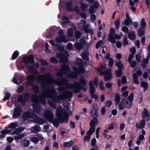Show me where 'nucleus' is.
<instances>
[{
  "label": "nucleus",
  "mask_w": 150,
  "mask_h": 150,
  "mask_svg": "<svg viewBox=\"0 0 150 150\" xmlns=\"http://www.w3.org/2000/svg\"><path fill=\"white\" fill-rule=\"evenodd\" d=\"M45 78L51 79V80L57 86L64 84L65 86L67 88L70 89H73V91L75 93H79L81 91V88L79 87L80 86V85L78 82H76L73 83H67V79L64 77H60L54 79L52 78L51 74L49 73L46 74V75L42 74L36 76V79L38 81H42L41 84L42 88L50 89L51 88L50 86H49L47 88H46V86L52 84V83L48 81L44 80V79Z\"/></svg>",
  "instance_id": "nucleus-1"
},
{
  "label": "nucleus",
  "mask_w": 150,
  "mask_h": 150,
  "mask_svg": "<svg viewBox=\"0 0 150 150\" xmlns=\"http://www.w3.org/2000/svg\"><path fill=\"white\" fill-rule=\"evenodd\" d=\"M63 110L62 108H57L56 111L57 117L59 118L61 123H68L69 119V115L67 112H65L64 115Z\"/></svg>",
  "instance_id": "nucleus-2"
},
{
  "label": "nucleus",
  "mask_w": 150,
  "mask_h": 150,
  "mask_svg": "<svg viewBox=\"0 0 150 150\" xmlns=\"http://www.w3.org/2000/svg\"><path fill=\"white\" fill-rule=\"evenodd\" d=\"M73 95V93L68 91L63 93L59 96L54 95L52 97V100L55 102H58L60 100H64L66 98H71Z\"/></svg>",
  "instance_id": "nucleus-3"
},
{
  "label": "nucleus",
  "mask_w": 150,
  "mask_h": 150,
  "mask_svg": "<svg viewBox=\"0 0 150 150\" xmlns=\"http://www.w3.org/2000/svg\"><path fill=\"white\" fill-rule=\"evenodd\" d=\"M31 101L34 103H40L43 105H45L46 103V97L44 94H42L38 96L36 94H33L31 96Z\"/></svg>",
  "instance_id": "nucleus-4"
},
{
  "label": "nucleus",
  "mask_w": 150,
  "mask_h": 150,
  "mask_svg": "<svg viewBox=\"0 0 150 150\" xmlns=\"http://www.w3.org/2000/svg\"><path fill=\"white\" fill-rule=\"evenodd\" d=\"M96 70L100 73L99 74L100 76L105 75L103 77L104 80L105 82L110 81L111 79L112 73L111 72L110 69L105 71H102L101 69H98V68L96 69Z\"/></svg>",
  "instance_id": "nucleus-5"
},
{
  "label": "nucleus",
  "mask_w": 150,
  "mask_h": 150,
  "mask_svg": "<svg viewBox=\"0 0 150 150\" xmlns=\"http://www.w3.org/2000/svg\"><path fill=\"white\" fill-rule=\"evenodd\" d=\"M68 56V54L67 52L64 53L59 52L57 54V58L59 59L60 62L62 63H66L68 62L69 60L67 58Z\"/></svg>",
  "instance_id": "nucleus-6"
},
{
  "label": "nucleus",
  "mask_w": 150,
  "mask_h": 150,
  "mask_svg": "<svg viewBox=\"0 0 150 150\" xmlns=\"http://www.w3.org/2000/svg\"><path fill=\"white\" fill-rule=\"evenodd\" d=\"M37 117V115L35 113L26 111L23 113L22 117L24 121L28 120L29 119L35 118Z\"/></svg>",
  "instance_id": "nucleus-7"
},
{
  "label": "nucleus",
  "mask_w": 150,
  "mask_h": 150,
  "mask_svg": "<svg viewBox=\"0 0 150 150\" xmlns=\"http://www.w3.org/2000/svg\"><path fill=\"white\" fill-rule=\"evenodd\" d=\"M23 97L22 95H19L17 98L18 102H21L22 105H24L25 104V102L28 101L29 97V95L28 93H24Z\"/></svg>",
  "instance_id": "nucleus-8"
},
{
  "label": "nucleus",
  "mask_w": 150,
  "mask_h": 150,
  "mask_svg": "<svg viewBox=\"0 0 150 150\" xmlns=\"http://www.w3.org/2000/svg\"><path fill=\"white\" fill-rule=\"evenodd\" d=\"M23 63L26 64V65L29 63L32 64H34L35 60L33 55L32 54H30L28 56H24L23 58Z\"/></svg>",
  "instance_id": "nucleus-9"
},
{
  "label": "nucleus",
  "mask_w": 150,
  "mask_h": 150,
  "mask_svg": "<svg viewBox=\"0 0 150 150\" xmlns=\"http://www.w3.org/2000/svg\"><path fill=\"white\" fill-rule=\"evenodd\" d=\"M21 108V107H16L13 109V118L16 119L20 117Z\"/></svg>",
  "instance_id": "nucleus-10"
},
{
  "label": "nucleus",
  "mask_w": 150,
  "mask_h": 150,
  "mask_svg": "<svg viewBox=\"0 0 150 150\" xmlns=\"http://www.w3.org/2000/svg\"><path fill=\"white\" fill-rule=\"evenodd\" d=\"M92 109L90 112V114L91 117L97 116H99L98 113L97 112L98 110V108L97 104L96 103H94L92 104Z\"/></svg>",
  "instance_id": "nucleus-11"
},
{
  "label": "nucleus",
  "mask_w": 150,
  "mask_h": 150,
  "mask_svg": "<svg viewBox=\"0 0 150 150\" xmlns=\"http://www.w3.org/2000/svg\"><path fill=\"white\" fill-rule=\"evenodd\" d=\"M35 79V76L33 75H30L27 76L26 79L28 81L25 83V86L28 87L29 86H33Z\"/></svg>",
  "instance_id": "nucleus-12"
},
{
  "label": "nucleus",
  "mask_w": 150,
  "mask_h": 150,
  "mask_svg": "<svg viewBox=\"0 0 150 150\" xmlns=\"http://www.w3.org/2000/svg\"><path fill=\"white\" fill-rule=\"evenodd\" d=\"M110 33L108 35V40L110 41L112 43H115L116 42L115 39L114 38L113 35L115 34V31L112 28H111L110 30Z\"/></svg>",
  "instance_id": "nucleus-13"
},
{
  "label": "nucleus",
  "mask_w": 150,
  "mask_h": 150,
  "mask_svg": "<svg viewBox=\"0 0 150 150\" xmlns=\"http://www.w3.org/2000/svg\"><path fill=\"white\" fill-rule=\"evenodd\" d=\"M141 116L143 119L147 118L146 120L147 121L150 120V112H149L146 108L143 109L141 113Z\"/></svg>",
  "instance_id": "nucleus-14"
},
{
  "label": "nucleus",
  "mask_w": 150,
  "mask_h": 150,
  "mask_svg": "<svg viewBox=\"0 0 150 150\" xmlns=\"http://www.w3.org/2000/svg\"><path fill=\"white\" fill-rule=\"evenodd\" d=\"M60 71L64 74H66L69 72L70 70L69 66L65 63H63L61 66Z\"/></svg>",
  "instance_id": "nucleus-15"
},
{
  "label": "nucleus",
  "mask_w": 150,
  "mask_h": 150,
  "mask_svg": "<svg viewBox=\"0 0 150 150\" xmlns=\"http://www.w3.org/2000/svg\"><path fill=\"white\" fill-rule=\"evenodd\" d=\"M25 68H27L30 71L34 74H37L38 72V70L33 65H26Z\"/></svg>",
  "instance_id": "nucleus-16"
},
{
  "label": "nucleus",
  "mask_w": 150,
  "mask_h": 150,
  "mask_svg": "<svg viewBox=\"0 0 150 150\" xmlns=\"http://www.w3.org/2000/svg\"><path fill=\"white\" fill-rule=\"evenodd\" d=\"M44 115L46 118L48 120L52 119L53 115L50 110H47L44 113Z\"/></svg>",
  "instance_id": "nucleus-17"
},
{
  "label": "nucleus",
  "mask_w": 150,
  "mask_h": 150,
  "mask_svg": "<svg viewBox=\"0 0 150 150\" xmlns=\"http://www.w3.org/2000/svg\"><path fill=\"white\" fill-rule=\"evenodd\" d=\"M139 125L137 123L136 125V128L137 129H142L144 128L145 127L146 124L145 120L143 119L142 120L139 122Z\"/></svg>",
  "instance_id": "nucleus-18"
},
{
  "label": "nucleus",
  "mask_w": 150,
  "mask_h": 150,
  "mask_svg": "<svg viewBox=\"0 0 150 150\" xmlns=\"http://www.w3.org/2000/svg\"><path fill=\"white\" fill-rule=\"evenodd\" d=\"M91 117L93 118V119L90 122L89 125L90 127H95L98 124V120L97 118L98 117L93 116Z\"/></svg>",
  "instance_id": "nucleus-19"
},
{
  "label": "nucleus",
  "mask_w": 150,
  "mask_h": 150,
  "mask_svg": "<svg viewBox=\"0 0 150 150\" xmlns=\"http://www.w3.org/2000/svg\"><path fill=\"white\" fill-rule=\"evenodd\" d=\"M72 4L73 3L71 1H69L65 3L66 9L68 11H73V8L71 7Z\"/></svg>",
  "instance_id": "nucleus-20"
},
{
  "label": "nucleus",
  "mask_w": 150,
  "mask_h": 150,
  "mask_svg": "<svg viewBox=\"0 0 150 150\" xmlns=\"http://www.w3.org/2000/svg\"><path fill=\"white\" fill-rule=\"evenodd\" d=\"M41 128L38 125H35L30 129V130L32 132L37 133L40 131Z\"/></svg>",
  "instance_id": "nucleus-21"
},
{
  "label": "nucleus",
  "mask_w": 150,
  "mask_h": 150,
  "mask_svg": "<svg viewBox=\"0 0 150 150\" xmlns=\"http://www.w3.org/2000/svg\"><path fill=\"white\" fill-rule=\"evenodd\" d=\"M83 64V61L82 59L80 58L77 59V64L79 65V68L82 70V71L84 70V69Z\"/></svg>",
  "instance_id": "nucleus-22"
},
{
  "label": "nucleus",
  "mask_w": 150,
  "mask_h": 150,
  "mask_svg": "<svg viewBox=\"0 0 150 150\" xmlns=\"http://www.w3.org/2000/svg\"><path fill=\"white\" fill-rule=\"evenodd\" d=\"M33 108L34 112L38 113L41 110V108L40 105L36 104L33 105Z\"/></svg>",
  "instance_id": "nucleus-23"
},
{
  "label": "nucleus",
  "mask_w": 150,
  "mask_h": 150,
  "mask_svg": "<svg viewBox=\"0 0 150 150\" xmlns=\"http://www.w3.org/2000/svg\"><path fill=\"white\" fill-rule=\"evenodd\" d=\"M56 42L58 43H60L62 42L66 43L67 42L65 36H59V37H57L56 38Z\"/></svg>",
  "instance_id": "nucleus-24"
},
{
  "label": "nucleus",
  "mask_w": 150,
  "mask_h": 150,
  "mask_svg": "<svg viewBox=\"0 0 150 150\" xmlns=\"http://www.w3.org/2000/svg\"><path fill=\"white\" fill-rule=\"evenodd\" d=\"M35 118V122L38 123L40 125H42L45 122V120L43 118L39 117H37Z\"/></svg>",
  "instance_id": "nucleus-25"
},
{
  "label": "nucleus",
  "mask_w": 150,
  "mask_h": 150,
  "mask_svg": "<svg viewBox=\"0 0 150 150\" xmlns=\"http://www.w3.org/2000/svg\"><path fill=\"white\" fill-rule=\"evenodd\" d=\"M11 131L10 130L5 129L2 130L1 131V134L0 135V138H5V135L9 134L11 132Z\"/></svg>",
  "instance_id": "nucleus-26"
},
{
  "label": "nucleus",
  "mask_w": 150,
  "mask_h": 150,
  "mask_svg": "<svg viewBox=\"0 0 150 150\" xmlns=\"http://www.w3.org/2000/svg\"><path fill=\"white\" fill-rule=\"evenodd\" d=\"M145 28H140L137 31V34L139 36L142 37L145 33Z\"/></svg>",
  "instance_id": "nucleus-27"
},
{
  "label": "nucleus",
  "mask_w": 150,
  "mask_h": 150,
  "mask_svg": "<svg viewBox=\"0 0 150 150\" xmlns=\"http://www.w3.org/2000/svg\"><path fill=\"white\" fill-rule=\"evenodd\" d=\"M73 70L74 71L75 73L77 74H83L85 72V69H84V70L82 71V70L79 69L76 67H74L73 68Z\"/></svg>",
  "instance_id": "nucleus-28"
},
{
  "label": "nucleus",
  "mask_w": 150,
  "mask_h": 150,
  "mask_svg": "<svg viewBox=\"0 0 150 150\" xmlns=\"http://www.w3.org/2000/svg\"><path fill=\"white\" fill-rule=\"evenodd\" d=\"M88 52H82L81 54V56L82 58L85 60H88L89 59Z\"/></svg>",
  "instance_id": "nucleus-29"
},
{
  "label": "nucleus",
  "mask_w": 150,
  "mask_h": 150,
  "mask_svg": "<svg viewBox=\"0 0 150 150\" xmlns=\"http://www.w3.org/2000/svg\"><path fill=\"white\" fill-rule=\"evenodd\" d=\"M140 85L143 89V91L145 92L148 88V84L147 82L142 81L140 83Z\"/></svg>",
  "instance_id": "nucleus-30"
},
{
  "label": "nucleus",
  "mask_w": 150,
  "mask_h": 150,
  "mask_svg": "<svg viewBox=\"0 0 150 150\" xmlns=\"http://www.w3.org/2000/svg\"><path fill=\"white\" fill-rule=\"evenodd\" d=\"M62 23L64 25H66L69 23V21L68 17L64 16L62 18Z\"/></svg>",
  "instance_id": "nucleus-31"
},
{
  "label": "nucleus",
  "mask_w": 150,
  "mask_h": 150,
  "mask_svg": "<svg viewBox=\"0 0 150 150\" xmlns=\"http://www.w3.org/2000/svg\"><path fill=\"white\" fill-rule=\"evenodd\" d=\"M128 36L130 40H132L135 38L136 35L134 32H129L128 33Z\"/></svg>",
  "instance_id": "nucleus-32"
},
{
  "label": "nucleus",
  "mask_w": 150,
  "mask_h": 150,
  "mask_svg": "<svg viewBox=\"0 0 150 150\" xmlns=\"http://www.w3.org/2000/svg\"><path fill=\"white\" fill-rule=\"evenodd\" d=\"M32 86V89L33 92L36 94L38 93L39 91L38 86L36 85H33Z\"/></svg>",
  "instance_id": "nucleus-33"
},
{
  "label": "nucleus",
  "mask_w": 150,
  "mask_h": 150,
  "mask_svg": "<svg viewBox=\"0 0 150 150\" xmlns=\"http://www.w3.org/2000/svg\"><path fill=\"white\" fill-rule=\"evenodd\" d=\"M115 66L118 68V69L122 70L124 67L123 64L121 63V61L119 60L115 64Z\"/></svg>",
  "instance_id": "nucleus-34"
},
{
  "label": "nucleus",
  "mask_w": 150,
  "mask_h": 150,
  "mask_svg": "<svg viewBox=\"0 0 150 150\" xmlns=\"http://www.w3.org/2000/svg\"><path fill=\"white\" fill-rule=\"evenodd\" d=\"M114 100L115 101V104L117 105L120 100V97L118 93L115 94Z\"/></svg>",
  "instance_id": "nucleus-35"
},
{
  "label": "nucleus",
  "mask_w": 150,
  "mask_h": 150,
  "mask_svg": "<svg viewBox=\"0 0 150 150\" xmlns=\"http://www.w3.org/2000/svg\"><path fill=\"white\" fill-rule=\"evenodd\" d=\"M133 23L132 19L127 20L125 19L124 21L122 22V24L123 25L128 26L129 24H132Z\"/></svg>",
  "instance_id": "nucleus-36"
},
{
  "label": "nucleus",
  "mask_w": 150,
  "mask_h": 150,
  "mask_svg": "<svg viewBox=\"0 0 150 150\" xmlns=\"http://www.w3.org/2000/svg\"><path fill=\"white\" fill-rule=\"evenodd\" d=\"M74 46L78 50H81L83 47L82 43L79 42H76L75 43Z\"/></svg>",
  "instance_id": "nucleus-37"
},
{
  "label": "nucleus",
  "mask_w": 150,
  "mask_h": 150,
  "mask_svg": "<svg viewBox=\"0 0 150 150\" xmlns=\"http://www.w3.org/2000/svg\"><path fill=\"white\" fill-rule=\"evenodd\" d=\"M74 144V142L72 140L68 142H64L63 144L64 146L65 147H69L72 146Z\"/></svg>",
  "instance_id": "nucleus-38"
},
{
  "label": "nucleus",
  "mask_w": 150,
  "mask_h": 150,
  "mask_svg": "<svg viewBox=\"0 0 150 150\" xmlns=\"http://www.w3.org/2000/svg\"><path fill=\"white\" fill-rule=\"evenodd\" d=\"M22 143H23V145L25 147L28 146L30 144V142L29 139H24L23 140H21Z\"/></svg>",
  "instance_id": "nucleus-39"
},
{
  "label": "nucleus",
  "mask_w": 150,
  "mask_h": 150,
  "mask_svg": "<svg viewBox=\"0 0 150 150\" xmlns=\"http://www.w3.org/2000/svg\"><path fill=\"white\" fill-rule=\"evenodd\" d=\"M52 122L54 125L58 127L60 122V121L59 119L57 118L54 119L52 121Z\"/></svg>",
  "instance_id": "nucleus-40"
},
{
  "label": "nucleus",
  "mask_w": 150,
  "mask_h": 150,
  "mask_svg": "<svg viewBox=\"0 0 150 150\" xmlns=\"http://www.w3.org/2000/svg\"><path fill=\"white\" fill-rule=\"evenodd\" d=\"M59 86H61L59 87H58L57 88V90L59 92H62L64 91L66 89V87L65 86L64 84H62Z\"/></svg>",
  "instance_id": "nucleus-41"
},
{
  "label": "nucleus",
  "mask_w": 150,
  "mask_h": 150,
  "mask_svg": "<svg viewBox=\"0 0 150 150\" xmlns=\"http://www.w3.org/2000/svg\"><path fill=\"white\" fill-rule=\"evenodd\" d=\"M25 136L23 133L19 134L14 137V138L16 140L20 139L22 138Z\"/></svg>",
  "instance_id": "nucleus-42"
},
{
  "label": "nucleus",
  "mask_w": 150,
  "mask_h": 150,
  "mask_svg": "<svg viewBox=\"0 0 150 150\" xmlns=\"http://www.w3.org/2000/svg\"><path fill=\"white\" fill-rule=\"evenodd\" d=\"M19 52L18 50L15 51L12 55V59L13 60L16 59L18 56Z\"/></svg>",
  "instance_id": "nucleus-43"
},
{
  "label": "nucleus",
  "mask_w": 150,
  "mask_h": 150,
  "mask_svg": "<svg viewBox=\"0 0 150 150\" xmlns=\"http://www.w3.org/2000/svg\"><path fill=\"white\" fill-rule=\"evenodd\" d=\"M24 90V88L23 86H20L18 88L16 92L18 93L23 92Z\"/></svg>",
  "instance_id": "nucleus-44"
},
{
  "label": "nucleus",
  "mask_w": 150,
  "mask_h": 150,
  "mask_svg": "<svg viewBox=\"0 0 150 150\" xmlns=\"http://www.w3.org/2000/svg\"><path fill=\"white\" fill-rule=\"evenodd\" d=\"M5 96L4 98V102L6 100L9 99L11 96V94L7 92H6L5 93Z\"/></svg>",
  "instance_id": "nucleus-45"
},
{
  "label": "nucleus",
  "mask_w": 150,
  "mask_h": 150,
  "mask_svg": "<svg viewBox=\"0 0 150 150\" xmlns=\"http://www.w3.org/2000/svg\"><path fill=\"white\" fill-rule=\"evenodd\" d=\"M122 70L120 69H117L115 71V73L117 77H120L122 74Z\"/></svg>",
  "instance_id": "nucleus-46"
},
{
  "label": "nucleus",
  "mask_w": 150,
  "mask_h": 150,
  "mask_svg": "<svg viewBox=\"0 0 150 150\" xmlns=\"http://www.w3.org/2000/svg\"><path fill=\"white\" fill-rule=\"evenodd\" d=\"M141 26L140 28H145L146 26V23L145 22V19L142 18V19L141 21Z\"/></svg>",
  "instance_id": "nucleus-47"
},
{
  "label": "nucleus",
  "mask_w": 150,
  "mask_h": 150,
  "mask_svg": "<svg viewBox=\"0 0 150 150\" xmlns=\"http://www.w3.org/2000/svg\"><path fill=\"white\" fill-rule=\"evenodd\" d=\"M123 46L125 47L126 45H127L129 43L127 40V37L126 36H125L123 41Z\"/></svg>",
  "instance_id": "nucleus-48"
},
{
  "label": "nucleus",
  "mask_w": 150,
  "mask_h": 150,
  "mask_svg": "<svg viewBox=\"0 0 150 150\" xmlns=\"http://www.w3.org/2000/svg\"><path fill=\"white\" fill-rule=\"evenodd\" d=\"M30 140L32 142L35 144H37L38 142L39 138L36 137H33L30 139Z\"/></svg>",
  "instance_id": "nucleus-49"
},
{
  "label": "nucleus",
  "mask_w": 150,
  "mask_h": 150,
  "mask_svg": "<svg viewBox=\"0 0 150 150\" xmlns=\"http://www.w3.org/2000/svg\"><path fill=\"white\" fill-rule=\"evenodd\" d=\"M17 126V124L16 122L11 123L9 125V127L11 129H15Z\"/></svg>",
  "instance_id": "nucleus-50"
},
{
  "label": "nucleus",
  "mask_w": 150,
  "mask_h": 150,
  "mask_svg": "<svg viewBox=\"0 0 150 150\" xmlns=\"http://www.w3.org/2000/svg\"><path fill=\"white\" fill-rule=\"evenodd\" d=\"M77 76V74L73 71L71 72L68 75L69 77L72 78H75Z\"/></svg>",
  "instance_id": "nucleus-51"
},
{
  "label": "nucleus",
  "mask_w": 150,
  "mask_h": 150,
  "mask_svg": "<svg viewBox=\"0 0 150 150\" xmlns=\"http://www.w3.org/2000/svg\"><path fill=\"white\" fill-rule=\"evenodd\" d=\"M120 20L118 19L116 20L114 22L115 25L117 29L119 28V26L120 24Z\"/></svg>",
  "instance_id": "nucleus-52"
},
{
  "label": "nucleus",
  "mask_w": 150,
  "mask_h": 150,
  "mask_svg": "<svg viewBox=\"0 0 150 150\" xmlns=\"http://www.w3.org/2000/svg\"><path fill=\"white\" fill-rule=\"evenodd\" d=\"M80 83L83 86H86V79L84 78H81L79 80Z\"/></svg>",
  "instance_id": "nucleus-53"
},
{
  "label": "nucleus",
  "mask_w": 150,
  "mask_h": 150,
  "mask_svg": "<svg viewBox=\"0 0 150 150\" xmlns=\"http://www.w3.org/2000/svg\"><path fill=\"white\" fill-rule=\"evenodd\" d=\"M87 7V5L85 3H81V4L80 8L82 11H84L85 8Z\"/></svg>",
  "instance_id": "nucleus-54"
},
{
  "label": "nucleus",
  "mask_w": 150,
  "mask_h": 150,
  "mask_svg": "<svg viewBox=\"0 0 150 150\" xmlns=\"http://www.w3.org/2000/svg\"><path fill=\"white\" fill-rule=\"evenodd\" d=\"M75 37L77 38H79L81 36V34L79 30L76 31L74 33Z\"/></svg>",
  "instance_id": "nucleus-55"
},
{
  "label": "nucleus",
  "mask_w": 150,
  "mask_h": 150,
  "mask_svg": "<svg viewBox=\"0 0 150 150\" xmlns=\"http://www.w3.org/2000/svg\"><path fill=\"white\" fill-rule=\"evenodd\" d=\"M109 60L108 66L110 67H112L113 64V60L112 58H110Z\"/></svg>",
  "instance_id": "nucleus-56"
},
{
  "label": "nucleus",
  "mask_w": 150,
  "mask_h": 150,
  "mask_svg": "<svg viewBox=\"0 0 150 150\" xmlns=\"http://www.w3.org/2000/svg\"><path fill=\"white\" fill-rule=\"evenodd\" d=\"M50 61L52 63H58V60L54 57H51L50 59Z\"/></svg>",
  "instance_id": "nucleus-57"
},
{
  "label": "nucleus",
  "mask_w": 150,
  "mask_h": 150,
  "mask_svg": "<svg viewBox=\"0 0 150 150\" xmlns=\"http://www.w3.org/2000/svg\"><path fill=\"white\" fill-rule=\"evenodd\" d=\"M134 97V93H132L128 97L127 99L129 101L131 102L133 100Z\"/></svg>",
  "instance_id": "nucleus-58"
},
{
  "label": "nucleus",
  "mask_w": 150,
  "mask_h": 150,
  "mask_svg": "<svg viewBox=\"0 0 150 150\" xmlns=\"http://www.w3.org/2000/svg\"><path fill=\"white\" fill-rule=\"evenodd\" d=\"M90 91L91 95L92 94H94L96 91L95 87H90Z\"/></svg>",
  "instance_id": "nucleus-59"
},
{
  "label": "nucleus",
  "mask_w": 150,
  "mask_h": 150,
  "mask_svg": "<svg viewBox=\"0 0 150 150\" xmlns=\"http://www.w3.org/2000/svg\"><path fill=\"white\" fill-rule=\"evenodd\" d=\"M39 61L42 65H48V63L44 59H41Z\"/></svg>",
  "instance_id": "nucleus-60"
},
{
  "label": "nucleus",
  "mask_w": 150,
  "mask_h": 150,
  "mask_svg": "<svg viewBox=\"0 0 150 150\" xmlns=\"http://www.w3.org/2000/svg\"><path fill=\"white\" fill-rule=\"evenodd\" d=\"M112 102L111 101L108 100L105 103V106L107 107H110L112 104Z\"/></svg>",
  "instance_id": "nucleus-61"
},
{
  "label": "nucleus",
  "mask_w": 150,
  "mask_h": 150,
  "mask_svg": "<svg viewBox=\"0 0 150 150\" xmlns=\"http://www.w3.org/2000/svg\"><path fill=\"white\" fill-rule=\"evenodd\" d=\"M93 6L94 8H97L98 7V3L97 1H95L93 3Z\"/></svg>",
  "instance_id": "nucleus-62"
},
{
  "label": "nucleus",
  "mask_w": 150,
  "mask_h": 150,
  "mask_svg": "<svg viewBox=\"0 0 150 150\" xmlns=\"http://www.w3.org/2000/svg\"><path fill=\"white\" fill-rule=\"evenodd\" d=\"M88 11L89 13H90L93 14L94 12V8L91 5H90Z\"/></svg>",
  "instance_id": "nucleus-63"
},
{
  "label": "nucleus",
  "mask_w": 150,
  "mask_h": 150,
  "mask_svg": "<svg viewBox=\"0 0 150 150\" xmlns=\"http://www.w3.org/2000/svg\"><path fill=\"white\" fill-rule=\"evenodd\" d=\"M137 64L136 62L135 61H132L130 62V67L132 68H134Z\"/></svg>",
  "instance_id": "nucleus-64"
}]
</instances>
